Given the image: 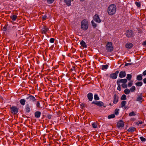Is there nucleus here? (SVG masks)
<instances>
[{
  "label": "nucleus",
  "mask_w": 146,
  "mask_h": 146,
  "mask_svg": "<svg viewBox=\"0 0 146 146\" xmlns=\"http://www.w3.org/2000/svg\"><path fill=\"white\" fill-rule=\"evenodd\" d=\"M94 99L96 100H99V98L98 96V95L97 94L94 95Z\"/></svg>",
  "instance_id": "33"
},
{
  "label": "nucleus",
  "mask_w": 146,
  "mask_h": 146,
  "mask_svg": "<svg viewBox=\"0 0 146 146\" xmlns=\"http://www.w3.org/2000/svg\"><path fill=\"white\" fill-rule=\"evenodd\" d=\"M29 104H27L26 105L25 109L27 112L29 113L30 111V108Z\"/></svg>",
  "instance_id": "25"
},
{
  "label": "nucleus",
  "mask_w": 146,
  "mask_h": 146,
  "mask_svg": "<svg viewBox=\"0 0 146 146\" xmlns=\"http://www.w3.org/2000/svg\"><path fill=\"white\" fill-rule=\"evenodd\" d=\"M133 46V44L129 42L127 43L125 45V47L127 48L130 49Z\"/></svg>",
  "instance_id": "17"
},
{
  "label": "nucleus",
  "mask_w": 146,
  "mask_h": 146,
  "mask_svg": "<svg viewBox=\"0 0 146 146\" xmlns=\"http://www.w3.org/2000/svg\"><path fill=\"white\" fill-rule=\"evenodd\" d=\"M41 114V113L39 111H37L35 113V116L36 118H39L40 117Z\"/></svg>",
  "instance_id": "20"
},
{
  "label": "nucleus",
  "mask_w": 146,
  "mask_h": 146,
  "mask_svg": "<svg viewBox=\"0 0 146 146\" xmlns=\"http://www.w3.org/2000/svg\"><path fill=\"white\" fill-rule=\"evenodd\" d=\"M49 31L48 29L47 28L46 26H44L42 29V33L45 34L48 33Z\"/></svg>",
  "instance_id": "12"
},
{
  "label": "nucleus",
  "mask_w": 146,
  "mask_h": 146,
  "mask_svg": "<svg viewBox=\"0 0 146 146\" xmlns=\"http://www.w3.org/2000/svg\"><path fill=\"white\" fill-rule=\"evenodd\" d=\"M143 45L146 46V40L143 42Z\"/></svg>",
  "instance_id": "49"
},
{
  "label": "nucleus",
  "mask_w": 146,
  "mask_h": 146,
  "mask_svg": "<svg viewBox=\"0 0 146 146\" xmlns=\"http://www.w3.org/2000/svg\"><path fill=\"white\" fill-rule=\"evenodd\" d=\"M80 1H84V0H80Z\"/></svg>",
  "instance_id": "55"
},
{
  "label": "nucleus",
  "mask_w": 146,
  "mask_h": 146,
  "mask_svg": "<svg viewBox=\"0 0 146 146\" xmlns=\"http://www.w3.org/2000/svg\"><path fill=\"white\" fill-rule=\"evenodd\" d=\"M26 99L27 100H29V101L32 102L35 101L36 100L35 98L32 95H30L28 97H27Z\"/></svg>",
  "instance_id": "14"
},
{
  "label": "nucleus",
  "mask_w": 146,
  "mask_h": 146,
  "mask_svg": "<svg viewBox=\"0 0 146 146\" xmlns=\"http://www.w3.org/2000/svg\"><path fill=\"white\" fill-rule=\"evenodd\" d=\"M54 39L53 38H51L50 39V43H53L54 42Z\"/></svg>",
  "instance_id": "42"
},
{
  "label": "nucleus",
  "mask_w": 146,
  "mask_h": 146,
  "mask_svg": "<svg viewBox=\"0 0 146 146\" xmlns=\"http://www.w3.org/2000/svg\"><path fill=\"white\" fill-rule=\"evenodd\" d=\"M126 104V101H122L121 103V107L125 109L127 108V107L125 106V105Z\"/></svg>",
  "instance_id": "18"
},
{
  "label": "nucleus",
  "mask_w": 146,
  "mask_h": 146,
  "mask_svg": "<svg viewBox=\"0 0 146 146\" xmlns=\"http://www.w3.org/2000/svg\"><path fill=\"white\" fill-rule=\"evenodd\" d=\"M11 112L14 114H16L18 112L17 108L15 107L12 106L11 108Z\"/></svg>",
  "instance_id": "8"
},
{
  "label": "nucleus",
  "mask_w": 146,
  "mask_h": 146,
  "mask_svg": "<svg viewBox=\"0 0 146 146\" xmlns=\"http://www.w3.org/2000/svg\"><path fill=\"white\" fill-rule=\"evenodd\" d=\"M124 92L125 94H127L129 93L130 92V90L129 89L126 88L124 90Z\"/></svg>",
  "instance_id": "29"
},
{
  "label": "nucleus",
  "mask_w": 146,
  "mask_h": 146,
  "mask_svg": "<svg viewBox=\"0 0 146 146\" xmlns=\"http://www.w3.org/2000/svg\"><path fill=\"white\" fill-rule=\"evenodd\" d=\"M124 126V124L123 122L122 121L120 120L117 123V126L118 127H122Z\"/></svg>",
  "instance_id": "13"
},
{
  "label": "nucleus",
  "mask_w": 146,
  "mask_h": 146,
  "mask_svg": "<svg viewBox=\"0 0 146 146\" xmlns=\"http://www.w3.org/2000/svg\"><path fill=\"white\" fill-rule=\"evenodd\" d=\"M143 123V122L142 121H139L137 122L136 123V124H137L138 125H139V124H141Z\"/></svg>",
  "instance_id": "47"
},
{
  "label": "nucleus",
  "mask_w": 146,
  "mask_h": 146,
  "mask_svg": "<svg viewBox=\"0 0 146 146\" xmlns=\"http://www.w3.org/2000/svg\"><path fill=\"white\" fill-rule=\"evenodd\" d=\"M122 87L123 88H126L127 87V86L125 84H122L121 85Z\"/></svg>",
  "instance_id": "41"
},
{
  "label": "nucleus",
  "mask_w": 146,
  "mask_h": 146,
  "mask_svg": "<svg viewBox=\"0 0 146 146\" xmlns=\"http://www.w3.org/2000/svg\"><path fill=\"white\" fill-rule=\"evenodd\" d=\"M36 106L38 108H40V105L39 101H37Z\"/></svg>",
  "instance_id": "43"
},
{
  "label": "nucleus",
  "mask_w": 146,
  "mask_h": 146,
  "mask_svg": "<svg viewBox=\"0 0 146 146\" xmlns=\"http://www.w3.org/2000/svg\"><path fill=\"white\" fill-rule=\"evenodd\" d=\"M117 90L119 91L121 90V85L120 84H118Z\"/></svg>",
  "instance_id": "45"
},
{
  "label": "nucleus",
  "mask_w": 146,
  "mask_h": 146,
  "mask_svg": "<svg viewBox=\"0 0 146 146\" xmlns=\"http://www.w3.org/2000/svg\"><path fill=\"white\" fill-rule=\"evenodd\" d=\"M143 82L145 84H146V78L143 79Z\"/></svg>",
  "instance_id": "52"
},
{
  "label": "nucleus",
  "mask_w": 146,
  "mask_h": 146,
  "mask_svg": "<svg viewBox=\"0 0 146 146\" xmlns=\"http://www.w3.org/2000/svg\"><path fill=\"white\" fill-rule=\"evenodd\" d=\"M88 27V23L86 20H84L81 22V27L84 30H86Z\"/></svg>",
  "instance_id": "2"
},
{
  "label": "nucleus",
  "mask_w": 146,
  "mask_h": 146,
  "mask_svg": "<svg viewBox=\"0 0 146 146\" xmlns=\"http://www.w3.org/2000/svg\"><path fill=\"white\" fill-rule=\"evenodd\" d=\"M139 138L141 141L142 142L145 141L146 140L143 137H140Z\"/></svg>",
  "instance_id": "38"
},
{
  "label": "nucleus",
  "mask_w": 146,
  "mask_h": 146,
  "mask_svg": "<svg viewBox=\"0 0 146 146\" xmlns=\"http://www.w3.org/2000/svg\"><path fill=\"white\" fill-rule=\"evenodd\" d=\"M80 44L84 48H86L87 47L86 44L84 40H82L80 42Z\"/></svg>",
  "instance_id": "19"
},
{
  "label": "nucleus",
  "mask_w": 146,
  "mask_h": 146,
  "mask_svg": "<svg viewBox=\"0 0 146 146\" xmlns=\"http://www.w3.org/2000/svg\"><path fill=\"white\" fill-rule=\"evenodd\" d=\"M98 124L96 123H94L92 124V127L94 128H96L97 127Z\"/></svg>",
  "instance_id": "30"
},
{
  "label": "nucleus",
  "mask_w": 146,
  "mask_h": 146,
  "mask_svg": "<svg viewBox=\"0 0 146 146\" xmlns=\"http://www.w3.org/2000/svg\"><path fill=\"white\" fill-rule=\"evenodd\" d=\"M113 101L114 104H116L118 101L119 97L116 94H115L113 97Z\"/></svg>",
  "instance_id": "10"
},
{
  "label": "nucleus",
  "mask_w": 146,
  "mask_h": 146,
  "mask_svg": "<svg viewBox=\"0 0 146 146\" xmlns=\"http://www.w3.org/2000/svg\"><path fill=\"white\" fill-rule=\"evenodd\" d=\"M143 75H144V76H145V75H146V70H145V71H144L143 73Z\"/></svg>",
  "instance_id": "51"
},
{
  "label": "nucleus",
  "mask_w": 146,
  "mask_h": 146,
  "mask_svg": "<svg viewBox=\"0 0 146 146\" xmlns=\"http://www.w3.org/2000/svg\"><path fill=\"white\" fill-rule=\"evenodd\" d=\"M93 20L94 21L98 23H100L101 22V20L100 19L99 17L97 15H95L93 17Z\"/></svg>",
  "instance_id": "6"
},
{
  "label": "nucleus",
  "mask_w": 146,
  "mask_h": 146,
  "mask_svg": "<svg viewBox=\"0 0 146 146\" xmlns=\"http://www.w3.org/2000/svg\"><path fill=\"white\" fill-rule=\"evenodd\" d=\"M131 64H132V63H127L125 64V66H128V65H131Z\"/></svg>",
  "instance_id": "48"
},
{
  "label": "nucleus",
  "mask_w": 146,
  "mask_h": 146,
  "mask_svg": "<svg viewBox=\"0 0 146 146\" xmlns=\"http://www.w3.org/2000/svg\"><path fill=\"white\" fill-rule=\"evenodd\" d=\"M54 0H47V2L48 4H51L52 3Z\"/></svg>",
  "instance_id": "39"
},
{
  "label": "nucleus",
  "mask_w": 146,
  "mask_h": 146,
  "mask_svg": "<svg viewBox=\"0 0 146 146\" xmlns=\"http://www.w3.org/2000/svg\"><path fill=\"white\" fill-rule=\"evenodd\" d=\"M119 72V71L117 70L115 73L111 74L110 75V77L113 79L116 78L117 76V74Z\"/></svg>",
  "instance_id": "7"
},
{
  "label": "nucleus",
  "mask_w": 146,
  "mask_h": 146,
  "mask_svg": "<svg viewBox=\"0 0 146 146\" xmlns=\"http://www.w3.org/2000/svg\"><path fill=\"white\" fill-rule=\"evenodd\" d=\"M132 77V76L130 74H128L127 77V78L128 80H131Z\"/></svg>",
  "instance_id": "35"
},
{
  "label": "nucleus",
  "mask_w": 146,
  "mask_h": 146,
  "mask_svg": "<svg viewBox=\"0 0 146 146\" xmlns=\"http://www.w3.org/2000/svg\"><path fill=\"white\" fill-rule=\"evenodd\" d=\"M135 112L134 111H132L131 112H130V113L129 114V116H134L135 115Z\"/></svg>",
  "instance_id": "36"
},
{
  "label": "nucleus",
  "mask_w": 146,
  "mask_h": 146,
  "mask_svg": "<svg viewBox=\"0 0 146 146\" xmlns=\"http://www.w3.org/2000/svg\"><path fill=\"white\" fill-rule=\"evenodd\" d=\"M135 5L138 7H141V4L140 2H136L135 3Z\"/></svg>",
  "instance_id": "34"
},
{
  "label": "nucleus",
  "mask_w": 146,
  "mask_h": 146,
  "mask_svg": "<svg viewBox=\"0 0 146 146\" xmlns=\"http://www.w3.org/2000/svg\"><path fill=\"white\" fill-rule=\"evenodd\" d=\"M51 117V115H49L48 116V119H50Z\"/></svg>",
  "instance_id": "53"
},
{
  "label": "nucleus",
  "mask_w": 146,
  "mask_h": 146,
  "mask_svg": "<svg viewBox=\"0 0 146 146\" xmlns=\"http://www.w3.org/2000/svg\"><path fill=\"white\" fill-rule=\"evenodd\" d=\"M133 34V32L131 30H129L126 31V35L127 37L129 38L131 37Z\"/></svg>",
  "instance_id": "9"
},
{
  "label": "nucleus",
  "mask_w": 146,
  "mask_h": 146,
  "mask_svg": "<svg viewBox=\"0 0 146 146\" xmlns=\"http://www.w3.org/2000/svg\"><path fill=\"white\" fill-rule=\"evenodd\" d=\"M144 100L143 99L142 95L141 94L140 95H137V98L136 101L139 102L140 103H141Z\"/></svg>",
  "instance_id": "5"
},
{
  "label": "nucleus",
  "mask_w": 146,
  "mask_h": 146,
  "mask_svg": "<svg viewBox=\"0 0 146 146\" xmlns=\"http://www.w3.org/2000/svg\"><path fill=\"white\" fill-rule=\"evenodd\" d=\"M65 3L68 6H69L71 5V0H64Z\"/></svg>",
  "instance_id": "21"
},
{
  "label": "nucleus",
  "mask_w": 146,
  "mask_h": 146,
  "mask_svg": "<svg viewBox=\"0 0 146 146\" xmlns=\"http://www.w3.org/2000/svg\"><path fill=\"white\" fill-rule=\"evenodd\" d=\"M129 90L131 92H134L136 90L135 87L134 86H132Z\"/></svg>",
  "instance_id": "27"
},
{
  "label": "nucleus",
  "mask_w": 146,
  "mask_h": 146,
  "mask_svg": "<svg viewBox=\"0 0 146 146\" xmlns=\"http://www.w3.org/2000/svg\"><path fill=\"white\" fill-rule=\"evenodd\" d=\"M18 26V25L17 24L15 26H14L13 27V28L14 29V27L16 28Z\"/></svg>",
  "instance_id": "54"
},
{
  "label": "nucleus",
  "mask_w": 146,
  "mask_h": 146,
  "mask_svg": "<svg viewBox=\"0 0 146 146\" xmlns=\"http://www.w3.org/2000/svg\"><path fill=\"white\" fill-rule=\"evenodd\" d=\"M87 97L88 99L90 101H91L93 99V94L91 93H89L87 94Z\"/></svg>",
  "instance_id": "15"
},
{
  "label": "nucleus",
  "mask_w": 146,
  "mask_h": 146,
  "mask_svg": "<svg viewBox=\"0 0 146 146\" xmlns=\"http://www.w3.org/2000/svg\"><path fill=\"white\" fill-rule=\"evenodd\" d=\"M127 81V80L126 79H119L117 82V84H119L120 83H123V84L126 83Z\"/></svg>",
  "instance_id": "11"
},
{
  "label": "nucleus",
  "mask_w": 146,
  "mask_h": 146,
  "mask_svg": "<svg viewBox=\"0 0 146 146\" xmlns=\"http://www.w3.org/2000/svg\"><path fill=\"white\" fill-rule=\"evenodd\" d=\"M116 10V7L114 4L110 5L108 7V12L111 15L114 14Z\"/></svg>",
  "instance_id": "1"
},
{
  "label": "nucleus",
  "mask_w": 146,
  "mask_h": 146,
  "mask_svg": "<svg viewBox=\"0 0 146 146\" xmlns=\"http://www.w3.org/2000/svg\"><path fill=\"white\" fill-rule=\"evenodd\" d=\"M135 85L137 86H141L142 85V83L141 82H139L136 83Z\"/></svg>",
  "instance_id": "32"
},
{
  "label": "nucleus",
  "mask_w": 146,
  "mask_h": 146,
  "mask_svg": "<svg viewBox=\"0 0 146 146\" xmlns=\"http://www.w3.org/2000/svg\"><path fill=\"white\" fill-rule=\"evenodd\" d=\"M92 104L97 105L98 106L100 107L104 106V104L102 101H93L92 102Z\"/></svg>",
  "instance_id": "4"
},
{
  "label": "nucleus",
  "mask_w": 146,
  "mask_h": 146,
  "mask_svg": "<svg viewBox=\"0 0 146 146\" xmlns=\"http://www.w3.org/2000/svg\"><path fill=\"white\" fill-rule=\"evenodd\" d=\"M132 85V82H129L128 83V85L129 87H131V86Z\"/></svg>",
  "instance_id": "46"
},
{
  "label": "nucleus",
  "mask_w": 146,
  "mask_h": 146,
  "mask_svg": "<svg viewBox=\"0 0 146 146\" xmlns=\"http://www.w3.org/2000/svg\"><path fill=\"white\" fill-rule=\"evenodd\" d=\"M108 67V66L107 64L102 65L101 66L102 69L103 70L107 69Z\"/></svg>",
  "instance_id": "26"
},
{
  "label": "nucleus",
  "mask_w": 146,
  "mask_h": 146,
  "mask_svg": "<svg viewBox=\"0 0 146 146\" xmlns=\"http://www.w3.org/2000/svg\"><path fill=\"white\" fill-rule=\"evenodd\" d=\"M115 117V115L114 114H112L108 115V118L109 119L114 118Z\"/></svg>",
  "instance_id": "37"
},
{
  "label": "nucleus",
  "mask_w": 146,
  "mask_h": 146,
  "mask_svg": "<svg viewBox=\"0 0 146 146\" xmlns=\"http://www.w3.org/2000/svg\"><path fill=\"white\" fill-rule=\"evenodd\" d=\"M19 102L22 105L24 106L25 104L26 100L24 99H22L20 100Z\"/></svg>",
  "instance_id": "22"
},
{
  "label": "nucleus",
  "mask_w": 146,
  "mask_h": 146,
  "mask_svg": "<svg viewBox=\"0 0 146 146\" xmlns=\"http://www.w3.org/2000/svg\"><path fill=\"white\" fill-rule=\"evenodd\" d=\"M126 75V73L125 71H121L119 75V77L121 78H122L123 77H124Z\"/></svg>",
  "instance_id": "16"
},
{
  "label": "nucleus",
  "mask_w": 146,
  "mask_h": 146,
  "mask_svg": "<svg viewBox=\"0 0 146 146\" xmlns=\"http://www.w3.org/2000/svg\"><path fill=\"white\" fill-rule=\"evenodd\" d=\"M91 23L93 26L94 28L96 27L97 26L96 24L93 21H92Z\"/></svg>",
  "instance_id": "40"
},
{
  "label": "nucleus",
  "mask_w": 146,
  "mask_h": 146,
  "mask_svg": "<svg viewBox=\"0 0 146 146\" xmlns=\"http://www.w3.org/2000/svg\"><path fill=\"white\" fill-rule=\"evenodd\" d=\"M46 15H44L42 19L43 20H45L46 19Z\"/></svg>",
  "instance_id": "50"
},
{
  "label": "nucleus",
  "mask_w": 146,
  "mask_h": 146,
  "mask_svg": "<svg viewBox=\"0 0 146 146\" xmlns=\"http://www.w3.org/2000/svg\"><path fill=\"white\" fill-rule=\"evenodd\" d=\"M136 129L134 127H130L128 130V131L129 132H132L135 131Z\"/></svg>",
  "instance_id": "23"
},
{
  "label": "nucleus",
  "mask_w": 146,
  "mask_h": 146,
  "mask_svg": "<svg viewBox=\"0 0 146 146\" xmlns=\"http://www.w3.org/2000/svg\"><path fill=\"white\" fill-rule=\"evenodd\" d=\"M106 47L107 51L108 52H111L113 50L112 43L111 42H107Z\"/></svg>",
  "instance_id": "3"
},
{
  "label": "nucleus",
  "mask_w": 146,
  "mask_h": 146,
  "mask_svg": "<svg viewBox=\"0 0 146 146\" xmlns=\"http://www.w3.org/2000/svg\"><path fill=\"white\" fill-rule=\"evenodd\" d=\"M137 79L138 80H141L142 79V75L141 74L138 75L137 76Z\"/></svg>",
  "instance_id": "28"
},
{
  "label": "nucleus",
  "mask_w": 146,
  "mask_h": 146,
  "mask_svg": "<svg viewBox=\"0 0 146 146\" xmlns=\"http://www.w3.org/2000/svg\"><path fill=\"white\" fill-rule=\"evenodd\" d=\"M17 15H13L11 16V19L13 21H15L17 18Z\"/></svg>",
  "instance_id": "24"
},
{
  "label": "nucleus",
  "mask_w": 146,
  "mask_h": 146,
  "mask_svg": "<svg viewBox=\"0 0 146 146\" xmlns=\"http://www.w3.org/2000/svg\"><path fill=\"white\" fill-rule=\"evenodd\" d=\"M121 99L122 100H125L126 99V96L125 94H123L121 96Z\"/></svg>",
  "instance_id": "31"
},
{
  "label": "nucleus",
  "mask_w": 146,
  "mask_h": 146,
  "mask_svg": "<svg viewBox=\"0 0 146 146\" xmlns=\"http://www.w3.org/2000/svg\"><path fill=\"white\" fill-rule=\"evenodd\" d=\"M119 109H116L115 110V114L116 115H117L119 114Z\"/></svg>",
  "instance_id": "44"
}]
</instances>
